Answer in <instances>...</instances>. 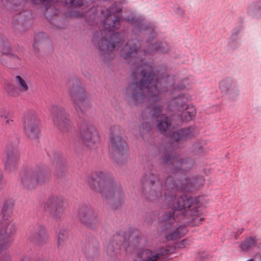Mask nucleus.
Returning <instances> with one entry per match:
<instances>
[{
	"instance_id": "f257e3e1",
	"label": "nucleus",
	"mask_w": 261,
	"mask_h": 261,
	"mask_svg": "<svg viewBox=\"0 0 261 261\" xmlns=\"http://www.w3.org/2000/svg\"><path fill=\"white\" fill-rule=\"evenodd\" d=\"M148 46L147 50L138 53L140 42L137 39L129 40L120 52L121 57L131 64L134 70L132 74L133 81L126 88V95L135 104L145 99L150 103H155L161 100L165 93L172 94L173 91L185 88L183 85L174 87L173 77L165 75V68L161 72L154 70L151 65L144 62L137 56H150L158 51L166 53L169 50L168 44L162 42L149 44Z\"/></svg>"
},
{
	"instance_id": "f03ea898",
	"label": "nucleus",
	"mask_w": 261,
	"mask_h": 261,
	"mask_svg": "<svg viewBox=\"0 0 261 261\" xmlns=\"http://www.w3.org/2000/svg\"><path fill=\"white\" fill-rule=\"evenodd\" d=\"M204 182L202 177L187 178L180 186L175 183L171 177H168L165 180V187L167 191L163 199L165 204L171 207L173 212L165 214L164 221L165 225L171 224L173 221L185 220V223L191 226L200 224L203 220L201 217L199 211L200 204L199 198H192L186 195L178 196L175 194V190L179 189L183 192L197 188Z\"/></svg>"
},
{
	"instance_id": "7ed1b4c3",
	"label": "nucleus",
	"mask_w": 261,
	"mask_h": 261,
	"mask_svg": "<svg viewBox=\"0 0 261 261\" xmlns=\"http://www.w3.org/2000/svg\"><path fill=\"white\" fill-rule=\"evenodd\" d=\"M122 8L121 3H114L105 14L103 31L96 33L93 37L94 44L99 48L101 56L109 55L123 40V32L114 33L120 27L122 20L121 15L116 14L121 11Z\"/></svg>"
},
{
	"instance_id": "20e7f679",
	"label": "nucleus",
	"mask_w": 261,
	"mask_h": 261,
	"mask_svg": "<svg viewBox=\"0 0 261 261\" xmlns=\"http://www.w3.org/2000/svg\"><path fill=\"white\" fill-rule=\"evenodd\" d=\"M87 182L91 189L100 193L106 199L112 200L119 204L123 202V193L121 189L110 182L108 173L102 171L94 172L87 179Z\"/></svg>"
},
{
	"instance_id": "39448f33",
	"label": "nucleus",
	"mask_w": 261,
	"mask_h": 261,
	"mask_svg": "<svg viewBox=\"0 0 261 261\" xmlns=\"http://www.w3.org/2000/svg\"><path fill=\"white\" fill-rule=\"evenodd\" d=\"M14 202L7 200L2 210L0 220V252L6 250L10 243V239L15 233L16 228L12 218Z\"/></svg>"
},
{
	"instance_id": "423d86ee",
	"label": "nucleus",
	"mask_w": 261,
	"mask_h": 261,
	"mask_svg": "<svg viewBox=\"0 0 261 261\" xmlns=\"http://www.w3.org/2000/svg\"><path fill=\"white\" fill-rule=\"evenodd\" d=\"M146 241L144 238L137 236L131 241L128 249L134 253L133 261H156L164 254L169 253V250L162 248L159 252L153 253L150 250L145 248Z\"/></svg>"
},
{
	"instance_id": "0eeeda50",
	"label": "nucleus",
	"mask_w": 261,
	"mask_h": 261,
	"mask_svg": "<svg viewBox=\"0 0 261 261\" xmlns=\"http://www.w3.org/2000/svg\"><path fill=\"white\" fill-rule=\"evenodd\" d=\"M34 3H43V11L45 17L49 18L59 13V8L64 6L68 8L81 7L84 5V0H32Z\"/></svg>"
},
{
	"instance_id": "6e6552de",
	"label": "nucleus",
	"mask_w": 261,
	"mask_h": 261,
	"mask_svg": "<svg viewBox=\"0 0 261 261\" xmlns=\"http://www.w3.org/2000/svg\"><path fill=\"white\" fill-rule=\"evenodd\" d=\"M48 180V175L42 169L29 170L21 173V181L26 188L42 185Z\"/></svg>"
},
{
	"instance_id": "1a4fd4ad",
	"label": "nucleus",
	"mask_w": 261,
	"mask_h": 261,
	"mask_svg": "<svg viewBox=\"0 0 261 261\" xmlns=\"http://www.w3.org/2000/svg\"><path fill=\"white\" fill-rule=\"evenodd\" d=\"M69 94L73 101L74 109L79 114L85 111V107L89 106L87 97L81 83L75 80L69 90Z\"/></svg>"
},
{
	"instance_id": "9d476101",
	"label": "nucleus",
	"mask_w": 261,
	"mask_h": 261,
	"mask_svg": "<svg viewBox=\"0 0 261 261\" xmlns=\"http://www.w3.org/2000/svg\"><path fill=\"white\" fill-rule=\"evenodd\" d=\"M50 112L54 125L61 131L66 132L70 128L71 122L62 106L58 105H53L50 108Z\"/></svg>"
},
{
	"instance_id": "9b49d317",
	"label": "nucleus",
	"mask_w": 261,
	"mask_h": 261,
	"mask_svg": "<svg viewBox=\"0 0 261 261\" xmlns=\"http://www.w3.org/2000/svg\"><path fill=\"white\" fill-rule=\"evenodd\" d=\"M191 99V95L188 93H180L176 97L173 98V103L176 109L182 112L180 117L182 121L191 120L196 114V110L191 108H189V106L187 102Z\"/></svg>"
},
{
	"instance_id": "f8f14e48",
	"label": "nucleus",
	"mask_w": 261,
	"mask_h": 261,
	"mask_svg": "<svg viewBox=\"0 0 261 261\" xmlns=\"http://www.w3.org/2000/svg\"><path fill=\"white\" fill-rule=\"evenodd\" d=\"M44 209L53 219L60 220L64 214V198L59 196H50L44 205Z\"/></svg>"
},
{
	"instance_id": "ddd939ff",
	"label": "nucleus",
	"mask_w": 261,
	"mask_h": 261,
	"mask_svg": "<svg viewBox=\"0 0 261 261\" xmlns=\"http://www.w3.org/2000/svg\"><path fill=\"white\" fill-rule=\"evenodd\" d=\"M80 135L85 143L88 147H94L98 144L100 139L96 128L88 122L81 123L80 127Z\"/></svg>"
},
{
	"instance_id": "4468645a",
	"label": "nucleus",
	"mask_w": 261,
	"mask_h": 261,
	"mask_svg": "<svg viewBox=\"0 0 261 261\" xmlns=\"http://www.w3.org/2000/svg\"><path fill=\"white\" fill-rule=\"evenodd\" d=\"M40 121L34 112H29L24 116V127L27 136L31 140H36L40 136L39 127Z\"/></svg>"
},
{
	"instance_id": "2eb2a0df",
	"label": "nucleus",
	"mask_w": 261,
	"mask_h": 261,
	"mask_svg": "<svg viewBox=\"0 0 261 261\" xmlns=\"http://www.w3.org/2000/svg\"><path fill=\"white\" fill-rule=\"evenodd\" d=\"M122 130L119 126H114L111 128L110 142L112 153L114 156L120 155L127 147L126 142L120 136Z\"/></svg>"
},
{
	"instance_id": "dca6fc26",
	"label": "nucleus",
	"mask_w": 261,
	"mask_h": 261,
	"mask_svg": "<svg viewBox=\"0 0 261 261\" xmlns=\"http://www.w3.org/2000/svg\"><path fill=\"white\" fill-rule=\"evenodd\" d=\"M197 134V129L193 126L183 128L174 132L170 137V147L173 148H177L179 142L195 137Z\"/></svg>"
},
{
	"instance_id": "f3484780",
	"label": "nucleus",
	"mask_w": 261,
	"mask_h": 261,
	"mask_svg": "<svg viewBox=\"0 0 261 261\" xmlns=\"http://www.w3.org/2000/svg\"><path fill=\"white\" fill-rule=\"evenodd\" d=\"M77 217L83 224L92 229L95 228L99 224L96 214L87 206L83 205L79 207Z\"/></svg>"
},
{
	"instance_id": "a211bd4d",
	"label": "nucleus",
	"mask_w": 261,
	"mask_h": 261,
	"mask_svg": "<svg viewBox=\"0 0 261 261\" xmlns=\"http://www.w3.org/2000/svg\"><path fill=\"white\" fill-rule=\"evenodd\" d=\"M29 241L36 245L43 246L48 242L49 236L44 226L37 225L30 229L28 233Z\"/></svg>"
},
{
	"instance_id": "6ab92c4d",
	"label": "nucleus",
	"mask_w": 261,
	"mask_h": 261,
	"mask_svg": "<svg viewBox=\"0 0 261 261\" xmlns=\"http://www.w3.org/2000/svg\"><path fill=\"white\" fill-rule=\"evenodd\" d=\"M163 161L164 164L171 165L172 169L175 171L190 168L192 166L191 161L188 159H184L181 156L176 155L171 151L168 153L167 150V153L165 154Z\"/></svg>"
},
{
	"instance_id": "aec40b11",
	"label": "nucleus",
	"mask_w": 261,
	"mask_h": 261,
	"mask_svg": "<svg viewBox=\"0 0 261 261\" xmlns=\"http://www.w3.org/2000/svg\"><path fill=\"white\" fill-rule=\"evenodd\" d=\"M162 107L160 105L154 106L151 110L153 117L158 120V128L163 134L171 127V122L169 118L165 115L162 114Z\"/></svg>"
},
{
	"instance_id": "412c9836",
	"label": "nucleus",
	"mask_w": 261,
	"mask_h": 261,
	"mask_svg": "<svg viewBox=\"0 0 261 261\" xmlns=\"http://www.w3.org/2000/svg\"><path fill=\"white\" fill-rule=\"evenodd\" d=\"M219 88L223 94L228 95L231 98H234L239 94L237 83L231 78L223 79L219 84Z\"/></svg>"
},
{
	"instance_id": "4be33fe9",
	"label": "nucleus",
	"mask_w": 261,
	"mask_h": 261,
	"mask_svg": "<svg viewBox=\"0 0 261 261\" xmlns=\"http://www.w3.org/2000/svg\"><path fill=\"white\" fill-rule=\"evenodd\" d=\"M2 55H6L10 61L14 64H19L20 59L11 53V49L8 44L5 42L4 37L0 35V58Z\"/></svg>"
},
{
	"instance_id": "5701e85b",
	"label": "nucleus",
	"mask_w": 261,
	"mask_h": 261,
	"mask_svg": "<svg viewBox=\"0 0 261 261\" xmlns=\"http://www.w3.org/2000/svg\"><path fill=\"white\" fill-rule=\"evenodd\" d=\"M253 247L261 248V241L255 236L247 237L240 245V248L244 252L248 251Z\"/></svg>"
},
{
	"instance_id": "b1692460",
	"label": "nucleus",
	"mask_w": 261,
	"mask_h": 261,
	"mask_svg": "<svg viewBox=\"0 0 261 261\" xmlns=\"http://www.w3.org/2000/svg\"><path fill=\"white\" fill-rule=\"evenodd\" d=\"M169 231L166 236V238L168 241L178 239L187 231V229L184 226H174L169 228Z\"/></svg>"
},
{
	"instance_id": "393cba45",
	"label": "nucleus",
	"mask_w": 261,
	"mask_h": 261,
	"mask_svg": "<svg viewBox=\"0 0 261 261\" xmlns=\"http://www.w3.org/2000/svg\"><path fill=\"white\" fill-rule=\"evenodd\" d=\"M47 44H50V41L44 33H39L34 37L33 48L35 51H39L40 48L44 47Z\"/></svg>"
},
{
	"instance_id": "a878e982",
	"label": "nucleus",
	"mask_w": 261,
	"mask_h": 261,
	"mask_svg": "<svg viewBox=\"0 0 261 261\" xmlns=\"http://www.w3.org/2000/svg\"><path fill=\"white\" fill-rule=\"evenodd\" d=\"M18 160V154L17 151L13 149L6 151V155L4 157L3 162L5 166L7 168H10L14 166Z\"/></svg>"
},
{
	"instance_id": "bb28decb",
	"label": "nucleus",
	"mask_w": 261,
	"mask_h": 261,
	"mask_svg": "<svg viewBox=\"0 0 261 261\" xmlns=\"http://www.w3.org/2000/svg\"><path fill=\"white\" fill-rule=\"evenodd\" d=\"M68 232L67 229L61 228L57 234V246L59 249H63L67 245Z\"/></svg>"
},
{
	"instance_id": "cd10ccee",
	"label": "nucleus",
	"mask_w": 261,
	"mask_h": 261,
	"mask_svg": "<svg viewBox=\"0 0 261 261\" xmlns=\"http://www.w3.org/2000/svg\"><path fill=\"white\" fill-rule=\"evenodd\" d=\"M0 121L6 127L12 126L13 124V121L8 112L5 111L1 114Z\"/></svg>"
},
{
	"instance_id": "c85d7f7f",
	"label": "nucleus",
	"mask_w": 261,
	"mask_h": 261,
	"mask_svg": "<svg viewBox=\"0 0 261 261\" xmlns=\"http://www.w3.org/2000/svg\"><path fill=\"white\" fill-rule=\"evenodd\" d=\"M15 80L18 83V90L20 93L27 92L29 90V86L27 82L21 76L17 75Z\"/></svg>"
},
{
	"instance_id": "c756f323",
	"label": "nucleus",
	"mask_w": 261,
	"mask_h": 261,
	"mask_svg": "<svg viewBox=\"0 0 261 261\" xmlns=\"http://www.w3.org/2000/svg\"><path fill=\"white\" fill-rule=\"evenodd\" d=\"M5 89L8 94L12 96L17 97L20 93L14 85L9 83L6 84Z\"/></svg>"
},
{
	"instance_id": "7c9ffc66",
	"label": "nucleus",
	"mask_w": 261,
	"mask_h": 261,
	"mask_svg": "<svg viewBox=\"0 0 261 261\" xmlns=\"http://www.w3.org/2000/svg\"><path fill=\"white\" fill-rule=\"evenodd\" d=\"M98 249L97 248H91L90 247H85L84 249V253L86 257L89 259H93L97 255Z\"/></svg>"
},
{
	"instance_id": "2f4dec72",
	"label": "nucleus",
	"mask_w": 261,
	"mask_h": 261,
	"mask_svg": "<svg viewBox=\"0 0 261 261\" xmlns=\"http://www.w3.org/2000/svg\"><path fill=\"white\" fill-rule=\"evenodd\" d=\"M124 20L126 21L129 22L131 23L132 24L134 25V30H139L140 28L141 25L142 24V22L140 21V19L136 18L135 17H127L124 18Z\"/></svg>"
},
{
	"instance_id": "473e14b6",
	"label": "nucleus",
	"mask_w": 261,
	"mask_h": 261,
	"mask_svg": "<svg viewBox=\"0 0 261 261\" xmlns=\"http://www.w3.org/2000/svg\"><path fill=\"white\" fill-rule=\"evenodd\" d=\"M191 244V242L188 239H184L179 242H177L175 247L177 248L181 249L184 248L187 246H189Z\"/></svg>"
},
{
	"instance_id": "72a5a7b5",
	"label": "nucleus",
	"mask_w": 261,
	"mask_h": 261,
	"mask_svg": "<svg viewBox=\"0 0 261 261\" xmlns=\"http://www.w3.org/2000/svg\"><path fill=\"white\" fill-rule=\"evenodd\" d=\"M208 257V254L205 252L199 253L197 255V259L199 260H203Z\"/></svg>"
},
{
	"instance_id": "f704fd0d",
	"label": "nucleus",
	"mask_w": 261,
	"mask_h": 261,
	"mask_svg": "<svg viewBox=\"0 0 261 261\" xmlns=\"http://www.w3.org/2000/svg\"><path fill=\"white\" fill-rule=\"evenodd\" d=\"M175 13L177 15L182 17L185 14V11L181 8L178 7L176 9Z\"/></svg>"
},
{
	"instance_id": "c9c22d12",
	"label": "nucleus",
	"mask_w": 261,
	"mask_h": 261,
	"mask_svg": "<svg viewBox=\"0 0 261 261\" xmlns=\"http://www.w3.org/2000/svg\"><path fill=\"white\" fill-rule=\"evenodd\" d=\"M158 197V195L157 194H155V195L154 194V192L151 191V193L150 194V195L149 196V199L150 200L153 201L155 198Z\"/></svg>"
},
{
	"instance_id": "e433bc0d",
	"label": "nucleus",
	"mask_w": 261,
	"mask_h": 261,
	"mask_svg": "<svg viewBox=\"0 0 261 261\" xmlns=\"http://www.w3.org/2000/svg\"><path fill=\"white\" fill-rule=\"evenodd\" d=\"M19 261H31L30 257L28 256H22L20 257Z\"/></svg>"
},
{
	"instance_id": "4c0bfd02",
	"label": "nucleus",
	"mask_w": 261,
	"mask_h": 261,
	"mask_svg": "<svg viewBox=\"0 0 261 261\" xmlns=\"http://www.w3.org/2000/svg\"><path fill=\"white\" fill-rule=\"evenodd\" d=\"M140 21L142 22V24L141 25L140 28V29L139 30H134L135 31H139L140 32V31H142L144 29H145V27H145V24L143 22V20L140 19Z\"/></svg>"
},
{
	"instance_id": "58836bf2",
	"label": "nucleus",
	"mask_w": 261,
	"mask_h": 261,
	"mask_svg": "<svg viewBox=\"0 0 261 261\" xmlns=\"http://www.w3.org/2000/svg\"><path fill=\"white\" fill-rule=\"evenodd\" d=\"M239 32H240V29H237L234 32L232 33V34L231 35V37H235L237 36V35H238Z\"/></svg>"
},
{
	"instance_id": "ea45409f",
	"label": "nucleus",
	"mask_w": 261,
	"mask_h": 261,
	"mask_svg": "<svg viewBox=\"0 0 261 261\" xmlns=\"http://www.w3.org/2000/svg\"><path fill=\"white\" fill-rule=\"evenodd\" d=\"M72 16L76 17H81L83 16V14L78 13L75 14H72Z\"/></svg>"
},
{
	"instance_id": "a19ab883",
	"label": "nucleus",
	"mask_w": 261,
	"mask_h": 261,
	"mask_svg": "<svg viewBox=\"0 0 261 261\" xmlns=\"http://www.w3.org/2000/svg\"><path fill=\"white\" fill-rule=\"evenodd\" d=\"M150 183L152 185H154V184H156V185H159V181L158 180L156 182L155 181V180H150Z\"/></svg>"
},
{
	"instance_id": "79ce46f5",
	"label": "nucleus",
	"mask_w": 261,
	"mask_h": 261,
	"mask_svg": "<svg viewBox=\"0 0 261 261\" xmlns=\"http://www.w3.org/2000/svg\"><path fill=\"white\" fill-rule=\"evenodd\" d=\"M255 5L254 4H251V5L249 6V11H251V10H252V9L254 7H255Z\"/></svg>"
},
{
	"instance_id": "37998d69",
	"label": "nucleus",
	"mask_w": 261,
	"mask_h": 261,
	"mask_svg": "<svg viewBox=\"0 0 261 261\" xmlns=\"http://www.w3.org/2000/svg\"><path fill=\"white\" fill-rule=\"evenodd\" d=\"M151 191H153L154 192V194L155 195V194H157L158 195V197L159 196H161L162 197V196L161 195V193H160V191H158V192H156V191H154V190H151Z\"/></svg>"
},
{
	"instance_id": "c03bdc74",
	"label": "nucleus",
	"mask_w": 261,
	"mask_h": 261,
	"mask_svg": "<svg viewBox=\"0 0 261 261\" xmlns=\"http://www.w3.org/2000/svg\"><path fill=\"white\" fill-rule=\"evenodd\" d=\"M35 261H47V260H46V259H43V258H38V259H36V260H35Z\"/></svg>"
},
{
	"instance_id": "a18cd8bd",
	"label": "nucleus",
	"mask_w": 261,
	"mask_h": 261,
	"mask_svg": "<svg viewBox=\"0 0 261 261\" xmlns=\"http://www.w3.org/2000/svg\"><path fill=\"white\" fill-rule=\"evenodd\" d=\"M0 261H10V258L9 257H7L3 260H1Z\"/></svg>"
},
{
	"instance_id": "49530a36",
	"label": "nucleus",
	"mask_w": 261,
	"mask_h": 261,
	"mask_svg": "<svg viewBox=\"0 0 261 261\" xmlns=\"http://www.w3.org/2000/svg\"><path fill=\"white\" fill-rule=\"evenodd\" d=\"M147 127H148L147 130H149L151 128V125L149 124V125L148 126H147Z\"/></svg>"
},
{
	"instance_id": "de8ad7c7",
	"label": "nucleus",
	"mask_w": 261,
	"mask_h": 261,
	"mask_svg": "<svg viewBox=\"0 0 261 261\" xmlns=\"http://www.w3.org/2000/svg\"><path fill=\"white\" fill-rule=\"evenodd\" d=\"M147 32L145 33V34H148V32H149V31L148 30V29H147V30L146 31Z\"/></svg>"
},
{
	"instance_id": "09e8293b",
	"label": "nucleus",
	"mask_w": 261,
	"mask_h": 261,
	"mask_svg": "<svg viewBox=\"0 0 261 261\" xmlns=\"http://www.w3.org/2000/svg\"><path fill=\"white\" fill-rule=\"evenodd\" d=\"M119 237H120L119 236L117 235L115 237H116V238H119Z\"/></svg>"
},
{
	"instance_id": "8fccbe9b",
	"label": "nucleus",
	"mask_w": 261,
	"mask_h": 261,
	"mask_svg": "<svg viewBox=\"0 0 261 261\" xmlns=\"http://www.w3.org/2000/svg\"><path fill=\"white\" fill-rule=\"evenodd\" d=\"M259 257H260V259H261V253L259 254Z\"/></svg>"
}]
</instances>
